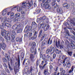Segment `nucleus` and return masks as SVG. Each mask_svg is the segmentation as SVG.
Instances as JSON below:
<instances>
[{
	"label": "nucleus",
	"mask_w": 75,
	"mask_h": 75,
	"mask_svg": "<svg viewBox=\"0 0 75 75\" xmlns=\"http://www.w3.org/2000/svg\"><path fill=\"white\" fill-rule=\"evenodd\" d=\"M40 26H38V29L40 30V28H44V21H41L40 22Z\"/></svg>",
	"instance_id": "11"
},
{
	"label": "nucleus",
	"mask_w": 75,
	"mask_h": 75,
	"mask_svg": "<svg viewBox=\"0 0 75 75\" xmlns=\"http://www.w3.org/2000/svg\"><path fill=\"white\" fill-rule=\"evenodd\" d=\"M46 64H44L43 65V66H41V64H40V66H39V67L40 68H42V69H45V68H46Z\"/></svg>",
	"instance_id": "31"
},
{
	"label": "nucleus",
	"mask_w": 75,
	"mask_h": 75,
	"mask_svg": "<svg viewBox=\"0 0 75 75\" xmlns=\"http://www.w3.org/2000/svg\"><path fill=\"white\" fill-rule=\"evenodd\" d=\"M70 32H71V33L73 34L74 35H73V36H71L70 37V38H71V39H72V40H75V32L74 30H70Z\"/></svg>",
	"instance_id": "15"
},
{
	"label": "nucleus",
	"mask_w": 75,
	"mask_h": 75,
	"mask_svg": "<svg viewBox=\"0 0 75 75\" xmlns=\"http://www.w3.org/2000/svg\"><path fill=\"white\" fill-rule=\"evenodd\" d=\"M28 2V3L27 2ZM27 4H28L30 6H31L33 4V0H31L30 1V2L28 1L27 2H23L22 3V5H21V7L22 8H26V6H28Z\"/></svg>",
	"instance_id": "2"
},
{
	"label": "nucleus",
	"mask_w": 75,
	"mask_h": 75,
	"mask_svg": "<svg viewBox=\"0 0 75 75\" xmlns=\"http://www.w3.org/2000/svg\"><path fill=\"white\" fill-rule=\"evenodd\" d=\"M20 15L19 13H16L15 15V18L14 19L15 21H18V19H19V18H20Z\"/></svg>",
	"instance_id": "10"
},
{
	"label": "nucleus",
	"mask_w": 75,
	"mask_h": 75,
	"mask_svg": "<svg viewBox=\"0 0 75 75\" xmlns=\"http://www.w3.org/2000/svg\"><path fill=\"white\" fill-rule=\"evenodd\" d=\"M55 52L57 54H61V50H59L58 49H56L55 50Z\"/></svg>",
	"instance_id": "26"
},
{
	"label": "nucleus",
	"mask_w": 75,
	"mask_h": 75,
	"mask_svg": "<svg viewBox=\"0 0 75 75\" xmlns=\"http://www.w3.org/2000/svg\"><path fill=\"white\" fill-rule=\"evenodd\" d=\"M14 13H12L10 14V19H12V18H14Z\"/></svg>",
	"instance_id": "40"
},
{
	"label": "nucleus",
	"mask_w": 75,
	"mask_h": 75,
	"mask_svg": "<svg viewBox=\"0 0 75 75\" xmlns=\"http://www.w3.org/2000/svg\"><path fill=\"white\" fill-rule=\"evenodd\" d=\"M51 50L50 49H48L46 50V53L47 54H50V53H51Z\"/></svg>",
	"instance_id": "43"
},
{
	"label": "nucleus",
	"mask_w": 75,
	"mask_h": 75,
	"mask_svg": "<svg viewBox=\"0 0 75 75\" xmlns=\"http://www.w3.org/2000/svg\"><path fill=\"white\" fill-rule=\"evenodd\" d=\"M42 33V30H41L39 33V35H38V38H40L41 37V34Z\"/></svg>",
	"instance_id": "36"
},
{
	"label": "nucleus",
	"mask_w": 75,
	"mask_h": 75,
	"mask_svg": "<svg viewBox=\"0 0 75 75\" xmlns=\"http://www.w3.org/2000/svg\"><path fill=\"white\" fill-rule=\"evenodd\" d=\"M18 64L17 65V66H18V68L20 67V55H18Z\"/></svg>",
	"instance_id": "20"
},
{
	"label": "nucleus",
	"mask_w": 75,
	"mask_h": 75,
	"mask_svg": "<svg viewBox=\"0 0 75 75\" xmlns=\"http://www.w3.org/2000/svg\"><path fill=\"white\" fill-rule=\"evenodd\" d=\"M70 59H69L68 57H66L64 59V60H63V63H65V61H70Z\"/></svg>",
	"instance_id": "32"
},
{
	"label": "nucleus",
	"mask_w": 75,
	"mask_h": 75,
	"mask_svg": "<svg viewBox=\"0 0 75 75\" xmlns=\"http://www.w3.org/2000/svg\"><path fill=\"white\" fill-rule=\"evenodd\" d=\"M71 24L73 25V26H75V22L73 21L71 22Z\"/></svg>",
	"instance_id": "59"
},
{
	"label": "nucleus",
	"mask_w": 75,
	"mask_h": 75,
	"mask_svg": "<svg viewBox=\"0 0 75 75\" xmlns=\"http://www.w3.org/2000/svg\"><path fill=\"white\" fill-rule=\"evenodd\" d=\"M50 51H51V52L52 51V53H54V52H55V47H50Z\"/></svg>",
	"instance_id": "30"
},
{
	"label": "nucleus",
	"mask_w": 75,
	"mask_h": 75,
	"mask_svg": "<svg viewBox=\"0 0 75 75\" xmlns=\"http://www.w3.org/2000/svg\"><path fill=\"white\" fill-rule=\"evenodd\" d=\"M19 39L20 38L18 37L16 38V41H19Z\"/></svg>",
	"instance_id": "64"
},
{
	"label": "nucleus",
	"mask_w": 75,
	"mask_h": 75,
	"mask_svg": "<svg viewBox=\"0 0 75 75\" xmlns=\"http://www.w3.org/2000/svg\"><path fill=\"white\" fill-rule=\"evenodd\" d=\"M56 46L58 47V46L60 47V49H63L64 47H63V45H60V40H58L57 42V40L56 41Z\"/></svg>",
	"instance_id": "5"
},
{
	"label": "nucleus",
	"mask_w": 75,
	"mask_h": 75,
	"mask_svg": "<svg viewBox=\"0 0 75 75\" xmlns=\"http://www.w3.org/2000/svg\"><path fill=\"white\" fill-rule=\"evenodd\" d=\"M43 56V55H42V53H41V51H40V57H42V58L43 61H45V60L46 59H45V58H46V55H45V54H44Z\"/></svg>",
	"instance_id": "13"
},
{
	"label": "nucleus",
	"mask_w": 75,
	"mask_h": 75,
	"mask_svg": "<svg viewBox=\"0 0 75 75\" xmlns=\"http://www.w3.org/2000/svg\"><path fill=\"white\" fill-rule=\"evenodd\" d=\"M11 41L13 42V44H14L15 45L16 44V42L14 41V39H12Z\"/></svg>",
	"instance_id": "50"
},
{
	"label": "nucleus",
	"mask_w": 75,
	"mask_h": 75,
	"mask_svg": "<svg viewBox=\"0 0 75 75\" xmlns=\"http://www.w3.org/2000/svg\"><path fill=\"white\" fill-rule=\"evenodd\" d=\"M42 20V18L40 17V18H38L37 20V22L38 23H39L41 20Z\"/></svg>",
	"instance_id": "39"
},
{
	"label": "nucleus",
	"mask_w": 75,
	"mask_h": 75,
	"mask_svg": "<svg viewBox=\"0 0 75 75\" xmlns=\"http://www.w3.org/2000/svg\"><path fill=\"white\" fill-rule=\"evenodd\" d=\"M0 42H1V43L0 44H1L2 45H6L5 43H4V39L0 37Z\"/></svg>",
	"instance_id": "19"
},
{
	"label": "nucleus",
	"mask_w": 75,
	"mask_h": 75,
	"mask_svg": "<svg viewBox=\"0 0 75 75\" xmlns=\"http://www.w3.org/2000/svg\"><path fill=\"white\" fill-rule=\"evenodd\" d=\"M12 34H13V35H16V32H15V31L13 30L12 31Z\"/></svg>",
	"instance_id": "53"
},
{
	"label": "nucleus",
	"mask_w": 75,
	"mask_h": 75,
	"mask_svg": "<svg viewBox=\"0 0 75 75\" xmlns=\"http://www.w3.org/2000/svg\"><path fill=\"white\" fill-rule=\"evenodd\" d=\"M34 48H35L32 47L30 48V51L31 53H34Z\"/></svg>",
	"instance_id": "38"
},
{
	"label": "nucleus",
	"mask_w": 75,
	"mask_h": 75,
	"mask_svg": "<svg viewBox=\"0 0 75 75\" xmlns=\"http://www.w3.org/2000/svg\"><path fill=\"white\" fill-rule=\"evenodd\" d=\"M5 58H6L8 61H9V58H8L9 57V56H8V55L7 54H5Z\"/></svg>",
	"instance_id": "47"
},
{
	"label": "nucleus",
	"mask_w": 75,
	"mask_h": 75,
	"mask_svg": "<svg viewBox=\"0 0 75 75\" xmlns=\"http://www.w3.org/2000/svg\"><path fill=\"white\" fill-rule=\"evenodd\" d=\"M1 48H2L4 50H5L6 48V45H2V44H0V50H1Z\"/></svg>",
	"instance_id": "22"
},
{
	"label": "nucleus",
	"mask_w": 75,
	"mask_h": 75,
	"mask_svg": "<svg viewBox=\"0 0 75 75\" xmlns=\"http://www.w3.org/2000/svg\"><path fill=\"white\" fill-rule=\"evenodd\" d=\"M57 11L59 14H62L63 13V10H62V9L61 8H59V9H58Z\"/></svg>",
	"instance_id": "27"
},
{
	"label": "nucleus",
	"mask_w": 75,
	"mask_h": 75,
	"mask_svg": "<svg viewBox=\"0 0 75 75\" xmlns=\"http://www.w3.org/2000/svg\"><path fill=\"white\" fill-rule=\"evenodd\" d=\"M74 68H75V67L73 66H72L71 69L69 71L68 73L71 74V75H74L73 71H74Z\"/></svg>",
	"instance_id": "8"
},
{
	"label": "nucleus",
	"mask_w": 75,
	"mask_h": 75,
	"mask_svg": "<svg viewBox=\"0 0 75 75\" xmlns=\"http://www.w3.org/2000/svg\"><path fill=\"white\" fill-rule=\"evenodd\" d=\"M4 22L5 23H6V22L9 23L10 22V19H7V17H5L4 18Z\"/></svg>",
	"instance_id": "25"
},
{
	"label": "nucleus",
	"mask_w": 75,
	"mask_h": 75,
	"mask_svg": "<svg viewBox=\"0 0 75 75\" xmlns=\"http://www.w3.org/2000/svg\"><path fill=\"white\" fill-rule=\"evenodd\" d=\"M22 10H23V8L20 6H18L17 8V11H21Z\"/></svg>",
	"instance_id": "42"
},
{
	"label": "nucleus",
	"mask_w": 75,
	"mask_h": 75,
	"mask_svg": "<svg viewBox=\"0 0 75 75\" xmlns=\"http://www.w3.org/2000/svg\"><path fill=\"white\" fill-rule=\"evenodd\" d=\"M30 61L32 62H34L35 60H34V58H35V57L34 55V54H30Z\"/></svg>",
	"instance_id": "7"
},
{
	"label": "nucleus",
	"mask_w": 75,
	"mask_h": 75,
	"mask_svg": "<svg viewBox=\"0 0 75 75\" xmlns=\"http://www.w3.org/2000/svg\"><path fill=\"white\" fill-rule=\"evenodd\" d=\"M31 30H32V28L31 27L28 25H27L24 29V32L25 33H26L28 31H31Z\"/></svg>",
	"instance_id": "4"
},
{
	"label": "nucleus",
	"mask_w": 75,
	"mask_h": 75,
	"mask_svg": "<svg viewBox=\"0 0 75 75\" xmlns=\"http://www.w3.org/2000/svg\"><path fill=\"white\" fill-rule=\"evenodd\" d=\"M56 58V54L55 53H54L53 55V58L54 59Z\"/></svg>",
	"instance_id": "57"
},
{
	"label": "nucleus",
	"mask_w": 75,
	"mask_h": 75,
	"mask_svg": "<svg viewBox=\"0 0 75 75\" xmlns=\"http://www.w3.org/2000/svg\"><path fill=\"white\" fill-rule=\"evenodd\" d=\"M50 57L51 56L49 54H48L46 56V58H47V59H49Z\"/></svg>",
	"instance_id": "60"
},
{
	"label": "nucleus",
	"mask_w": 75,
	"mask_h": 75,
	"mask_svg": "<svg viewBox=\"0 0 75 75\" xmlns=\"http://www.w3.org/2000/svg\"><path fill=\"white\" fill-rule=\"evenodd\" d=\"M21 28H20L18 29L17 31V33H21L22 32V30H21Z\"/></svg>",
	"instance_id": "48"
},
{
	"label": "nucleus",
	"mask_w": 75,
	"mask_h": 75,
	"mask_svg": "<svg viewBox=\"0 0 75 75\" xmlns=\"http://www.w3.org/2000/svg\"><path fill=\"white\" fill-rule=\"evenodd\" d=\"M43 74L45 75H49L50 74L49 72H48V70L47 69L44 70Z\"/></svg>",
	"instance_id": "16"
},
{
	"label": "nucleus",
	"mask_w": 75,
	"mask_h": 75,
	"mask_svg": "<svg viewBox=\"0 0 75 75\" xmlns=\"http://www.w3.org/2000/svg\"><path fill=\"white\" fill-rule=\"evenodd\" d=\"M32 47L35 48L36 47V43L35 42H33L31 44Z\"/></svg>",
	"instance_id": "35"
},
{
	"label": "nucleus",
	"mask_w": 75,
	"mask_h": 75,
	"mask_svg": "<svg viewBox=\"0 0 75 75\" xmlns=\"http://www.w3.org/2000/svg\"><path fill=\"white\" fill-rule=\"evenodd\" d=\"M35 68L34 67L31 66L30 68L29 71L28 72V74H29L30 75H34L33 74L32 72H33V71H35Z\"/></svg>",
	"instance_id": "6"
},
{
	"label": "nucleus",
	"mask_w": 75,
	"mask_h": 75,
	"mask_svg": "<svg viewBox=\"0 0 75 75\" xmlns=\"http://www.w3.org/2000/svg\"><path fill=\"white\" fill-rule=\"evenodd\" d=\"M52 2V6H54L55 8H57V7H58V5L57 4H55V2H56L54 0Z\"/></svg>",
	"instance_id": "18"
},
{
	"label": "nucleus",
	"mask_w": 75,
	"mask_h": 75,
	"mask_svg": "<svg viewBox=\"0 0 75 75\" xmlns=\"http://www.w3.org/2000/svg\"><path fill=\"white\" fill-rule=\"evenodd\" d=\"M67 54L69 55L71 57L72 55V52H67Z\"/></svg>",
	"instance_id": "49"
},
{
	"label": "nucleus",
	"mask_w": 75,
	"mask_h": 75,
	"mask_svg": "<svg viewBox=\"0 0 75 75\" xmlns=\"http://www.w3.org/2000/svg\"><path fill=\"white\" fill-rule=\"evenodd\" d=\"M74 41L71 40L70 43V46L73 49H75V45L74 44Z\"/></svg>",
	"instance_id": "23"
},
{
	"label": "nucleus",
	"mask_w": 75,
	"mask_h": 75,
	"mask_svg": "<svg viewBox=\"0 0 75 75\" xmlns=\"http://www.w3.org/2000/svg\"><path fill=\"white\" fill-rule=\"evenodd\" d=\"M58 66H55L53 68V69L55 72H58Z\"/></svg>",
	"instance_id": "37"
},
{
	"label": "nucleus",
	"mask_w": 75,
	"mask_h": 75,
	"mask_svg": "<svg viewBox=\"0 0 75 75\" xmlns=\"http://www.w3.org/2000/svg\"><path fill=\"white\" fill-rule=\"evenodd\" d=\"M40 63V60H39L38 59L37 60L36 62L37 67H38V66L39 65V63Z\"/></svg>",
	"instance_id": "45"
},
{
	"label": "nucleus",
	"mask_w": 75,
	"mask_h": 75,
	"mask_svg": "<svg viewBox=\"0 0 75 75\" xmlns=\"http://www.w3.org/2000/svg\"><path fill=\"white\" fill-rule=\"evenodd\" d=\"M2 25L6 27V26L7 27H9V25H10V24L7 23H6V22H3L2 23Z\"/></svg>",
	"instance_id": "29"
},
{
	"label": "nucleus",
	"mask_w": 75,
	"mask_h": 75,
	"mask_svg": "<svg viewBox=\"0 0 75 75\" xmlns=\"http://www.w3.org/2000/svg\"><path fill=\"white\" fill-rule=\"evenodd\" d=\"M1 32H2L4 33H5V34H7V33L8 32V31L6 30L5 29H2L1 30Z\"/></svg>",
	"instance_id": "44"
},
{
	"label": "nucleus",
	"mask_w": 75,
	"mask_h": 75,
	"mask_svg": "<svg viewBox=\"0 0 75 75\" xmlns=\"http://www.w3.org/2000/svg\"><path fill=\"white\" fill-rule=\"evenodd\" d=\"M50 61L52 62L53 61H54V59H54L53 58L51 57L50 58Z\"/></svg>",
	"instance_id": "58"
},
{
	"label": "nucleus",
	"mask_w": 75,
	"mask_h": 75,
	"mask_svg": "<svg viewBox=\"0 0 75 75\" xmlns=\"http://www.w3.org/2000/svg\"><path fill=\"white\" fill-rule=\"evenodd\" d=\"M49 68L50 69H52L53 68V67L52 66L50 65L49 66Z\"/></svg>",
	"instance_id": "62"
},
{
	"label": "nucleus",
	"mask_w": 75,
	"mask_h": 75,
	"mask_svg": "<svg viewBox=\"0 0 75 75\" xmlns=\"http://www.w3.org/2000/svg\"><path fill=\"white\" fill-rule=\"evenodd\" d=\"M6 34H4V37L5 39H6V41L7 42V43H8V42H9V41H10V40H8V37L7 38V36H6Z\"/></svg>",
	"instance_id": "34"
},
{
	"label": "nucleus",
	"mask_w": 75,
	"mask_h": 75,
	"mask_svg": "<svg viewBox=\"0 0 75 75\" xmlns=\"http://www.w3.org/2000/svg\"><path fill=\"white\" fill-rule=\"evenodd\" d=\"M60 72V75H65L66 74L65 70H64L62 68H60L59 69Z\"/></svg>",
	"instance_id": "9"
},
{
	"label": "nucleus",
	"mask_w": 75,
	"mask_h": 75,
	"mask_svg": "<svg viewBox=\"0 0 75 75\" xmlns=\"http://www.w3.org/2000/svg\"><path fill=\"white\" fill-rule=\"evenodd\" d=\"M18 69L17 68H14V71L15 74H17V71H18Z\"/></svg>",
	"instance_id": "52"
},
{
	"label": "nucleus",
	"mask_w": 75,
	"mask_h": 75,
	"mask_svg": "<svg viewBox=\"0 0 75 75\" xmlns=\"http://www.w3.org/2000/svg\"><path fill=\"white\" fill-rule=\"evenodd\" d=\"M64 62H63L62 63H62V64H63V66L64 67H66V66H67V64L65 63H63Z\"/></svg>",
	"instance_id": "55"
},
{
	"label": "nucleus",
	"mask_w": 75,
	"mask_h": 75,
	"mask_svg": "<svg viewBox=\"0 0 75 75\" xmlns=\"http://www.w3.org/2000/svg\"><path fill=\"white\" fill-rule=\"evenodd\" d=\"M3 60L4 63H6L7 62V59L5 58H3Z\"/></svg>",
	"instance_id": "51"
},
{
	"label": "nucleus",
	"mask_w": 75,
	"mask_h": 75,
	"mask_svg": "<svg viewBox=\"0 0 75 75\" xmlns=\"http://www.w3.org/2000/svg\"><path fill=\"white\" fill-rule=\"evenodd\" d=\"M71 62L70 61H67L66 62V64H67V67L68 68H70L71 67Z\"/></svg>",
	"instance_id": "24"
},
{
	"label": "nucleus",
	"mask_w": 75,
	"mask_h": 75,
	"mask_svg": "<svg viewBox=\"0 0 75 75\" xmlns=\"http://www.w3.org/2000/svg\"><path fill=\"white\" fill-rule=\"evenodd\" d=\"M24 26V23L23 22L17 23L14 25L12 27V28L13 30H18L20 28H23Z\"/></svg>",
	"instance_id": "1"
},
{
	"label": "nucleus",
	"mask_w": 75,
	"mask_h": 75,
	"mask_svg": "<svg viewBox=\"0 0 75 75\" xmlns=\"http://www.w3.org/2000/svg\"><path fill=\"white\" fill-rule=\"evenodd\" d=\"M63 7L66 8L67 9H68L69 8V7H70V5H68L67 3H64L63 4Z\"/></svg>",
	"instance_id": "17"
},
{
	"label": "nucleus",
	"mask_w": 75,
	"mask_h": 75,
	"mask_svg": "<svg viewBox=\"0 0 75 75\" xmlns=\"http://www.w3.org/2000/svg\"><path fill=\"white\" fill-rule=\"evenodd\" d=\"M7 36L8 39V40H10V32L8 31L7 32Z\"/></svg>",
	"instance_id": "46"
},
{
	"label": "nucleus",
	"mask_w": 75,
	"mask_h": 75,
	"mask_svg": "<svg viewBox=\"0 0 75 75\" xmlns=\"http://www.w3.org/2000/svg\"><path fill=\"white\" fill-rule=\"evenodd\" d=\"M51 1V0H47L46 2H45V3H47V4H48L49 3H50Z\"/></svg>",
	"instance_id": "61"
},
{
	"label": "nucleus",
	"mask_w": 75,
	"mask_h": 75,
	"mask_svg": "<svg viewBox=\"0 0 75 75\" xmlns=\"http://www.w3.org/2000/svg\"><path fill=\"white\" fill-rule=\"evenodd\" d=\"M32 27H33L34 29H36L38 25L35 22H33L32 23Z\"/></svg>",
	"instance_id": "14"
},
{
	"label": "nucleus",
	"mask_w": 75,
	"mask_h": 75,
	"mask_svg": "<svg viewBox=\"0 0 75 75\" xmlns=\"http://www.w3.org/2000/svg\"><path fill=\"white\" fill-rule=\"evenodd\" d=\"M2 12H3L2 13V16H5L6 14V13H7V12L6 10H3Z\"/></svg>",
	"instance_id": "41"
},
{
	"label": "nucleus",
	"mask_w": 75,
	"mask_h": 75,
	"mask_svg": "<svg viewBox=\"0 0 75 75\" xmlns=\"http://www.w3.org/2000/svg\"><path fill=\"white\" fill-rule=\"evenodd\" d=\"M4 27H5V26L3 25H0V28L2 30L4 29Z\"/></svg>",
	"instance_id": "54"
},
{
	"label": "nucleus",
	"mask_w": 75,
	"mask_h": 75,
	"mask_svg": "<svg viewBox=\"0 0 75 75\" xmlns=\"http://www.w3.org/2000/svg\"><path fill=\"white\" fill-rule=\"evenodd\" d=\"M20 56L21 57V60H23V59H24V54L22 52Z\"/></svg>",
	"instance_id": "33"
},
{
	"label": "nucleus",
	"mask_w": 75,
	"mask_h": 75,
	"mask_svg": "<svg viewBox=\"0 0 75 75\" xmlns=\"http://www.w3.org/2000/svg\"><path fill=\"white\" fill-rule=\"evenodd\" d=\"M11 37L12 38L14 39L16 37H15V36H14V35H11Z\"/></svg>",
	"instance_id": "63"
},
{
	"label": "nucleus",
	"mask_w": 75,
	"mask_h": 75,
	"mask_svg": "<svg viewBox=\"0 0 75 75\" xmlns=\"http://www.w3.org/2000/svg\"><path fill=\"white\" fill-rule=\"evenodd\" d=\"M47 3V2H45V3H42L41 4V6L43 8L44 7L45 10H51V7L50 5Z\"/></svg>",
	"instance_id": "3"
},
{
	"label": "nucleus",
	"mask_w": 75,
	"mask_h": 75,
	"mask_svg": "<svg viewBox=\"0 0 75 75\" xmlns=\"http://www.w3.org/2000/svg\"><path fill=\"white\" fill-rule=\"evenodd\" d=\"M50 27V26L48 25H47L45 26V27L44 28V31H46L47 30H48L49 29V28Z\"/></svg>",
	"instance_id": "28"
},
{
	"label": "nucleus",
	"mask_w": 75,
	"mask_h": 75,
	"mask_svg": "<svg viewBox=\"0 0 75 75\" xmlns=\"http://www.w3.org/2000/svg\"><path fill=\"white\" fill-rule=\"evenodd\" d=\"M37 49L35 48L34 52V55H36V54H37Z\"/></svg>",
	"instance_id": "56"
},
{
	"label": "nucleus",
	"mask_w": 75,
	"mask_h": 75,
	"mask_svg": "<svg viewBox=\"0 0 75 75\" xmlns=\"http://www.w3.org/2000/svg\"><path fill=\"white\" fill-rule=\"evenodd\" d=\"M47 40V39H44L43 41L41 42V44L42 46H44V45H45L46 44H47V40Z\"/></svg>",
	"instance_id": "21"
},
{
	"label": "nucleus",
	"mask_w": 75,
	"mask_h": 75,
	"mask_svg": "<svg viewBox=\"0 0 75 75\" xmlns=\"http://www.w3.org/2000/svg\"><path fill=\"white\" fill-rule=\"evenodd\" d=\"M64 31L66 33V34H64V35L65 36H70V35H69V31L67 29V28L65 27L64 28Z\"/></svg>",
	"instance_id": "12"
}]
</instances>
